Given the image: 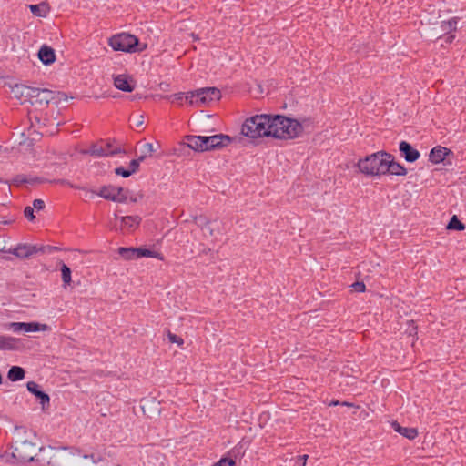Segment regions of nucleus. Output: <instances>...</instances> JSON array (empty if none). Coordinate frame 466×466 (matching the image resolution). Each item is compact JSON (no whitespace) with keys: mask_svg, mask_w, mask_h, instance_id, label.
<instances>
[{"mask_svg":"<svg viewBox=\"0 0 466 466\" xmlns=\"http://www.w3.org/2000/svg\"><path fill=\"white\" fill-rule=\"evenodd\" d=\"M187 147L198 152L219 150L228 147L234 138L228 135L217 134L213 136H193L186 137Z\"/></svg>","mask_w":466,"mask_h":466,"instance_id":"nucleus-1","label":"nucleus"},{"mask_svg":"<svg viewBox=\"0 0 466 466\" xmlns=\"http://www.w3.org/2000/svg\"><path fill=\"white\" fill-rule=\"evenodd\" d=\"M41 456L37 457V461L48 466H75V452L73 448L51 446L39 448Z\"/></svg>","mask_w":466,"mask_h":466,"instance_id":"nucleus-2","label":"nucleus"},{"mask_svg":"<svg viewBox=\"0 0 466 466\" xmlns=\"http://www.w3.org/2000/svg\"><path fill=\"white\" fill-rule=\"evenodd\" d=\"M274 115L261 114L246 119L241 127V134L250 138L272 137Z\"/></svg>","mask_w":466,"mask_h":466,"instance_id":"nucleus-3","label":"nucleus"},{"mask_svg":"<svg viewBox=\"0 0 466 466\" xmlns=\"http://www.w3.org/2000/svg\"><path fill=\"white\" fill-rule=\"evenodd\" d=\"M272 137L293 139L303 132V126L298 120L281 115H274Z\"/></svg>","mask_w":466,"mask_h":466,"instance_id":"nucleus-4","label":"nucleus"},{"mask_svg":"<svg viewBox=\"0 0 466 466\" xmlns=\"http://www.w3.org/2000/svg\"><path fill=\"white\" fill-rule=\"evenodd\" d=\"M390 157L391 154L383 150L378 151L360 159L357 167L366 176H382L385 172L387 160Z\"/></svg>","mask_w":466,"mask_h":466,"instance_id":"nucleus-5","label":"nucleus"},{"mask_svg":"<svg viewBox=\"0 0 466 466\" xmlns=\"http://www.w3.org/2000/svg\"><path fill=\"white\" fill-rule=\"evenodd\" d=\"M37 445L28 440H16L12 445V456L17 463H27L37 461V457L41 456Z\"/></svg>","mask_w":466,"mask_h":466,"instance_id":"nucleus-6","label":"nucleus"},{"mask_svg":"<svg viewBox=\"0 0 466 466\" xmlns=\"http://www.w3.org/2000/svg\"><path fill=\"white\" fill-rule=\"evenodd\" d=\"M109 46L116 51H122L126 53L142 52L147 48V45L139 46V40L137 36L130 34H118L113 35L109 39Z\"/></svg>","mask_w":466,"mask_h":466,"instance_id":"nucleus-7","label":"nucleus"},{"mask_svg":"<svg viewBox=\"0 0 466 466\" xmlns=\"http://www.w3.org/2000/svg\"><path fill=\"white\" fill-rule=\"evenodd\" d=\"M34 92L29 103L34 107L33 111H43L46 108L49 103L56 101H61V97L64 96L66 99V96L64 93H56L46 88L34 87Z\"/></svg>","mask_w":466,"mask_h":466,"instance_id":"nucleus-8","label":"nucleus"},{"mask_svg":"<svg viewBox=\"0 0 466 466\" xmlns=\"http://www.w3.org/2000/svg\"><path fill=\"white\" fill-rule=\"evenodd\" d=\"M221 97V92L217 87H204L195 91H190L187 97V102L190 105L205 106L214 101H218Z\"/></svg>","mask_w":466,"mask_h":466,"instance_id":"nucleus-9","label":"nucleus"},{"mask_svg":"<svg viewBox=\"0 0 466 466\" xmlns=\"http://www.w3.org/2000/svg\"><path fill=\"white\" fill-rule=\"evenodd\" d=\"M28 118L30 121L29 131L31 133H40L42 127L54 125L55 118L49 116L47 112L45 114L42 111H29Z\"/></svg>","mask_w":466,"mask_h":466,"instance_id":"nucleus-10","label":"nucleus"},{"mask_svg":"<svg viewBox=\"0 0 466 466\" xmlns=\"http://www.w3.org/2000/svg\"><path fill=\"white\" fill-rule=\"evenodd\" d=\"M449 156H453V152L451 149L445 147L436 146L430 151L429 161L435 165L440 163L451 165V162L447 160Z\"/></svg>","mask_w":466,"mask_h":466,"instance_id":"nucleus-11","label":"nucleus"},{"mask_svg":"<svg viewBox=\"0 0 466 466\" xmlns=\"http://www.w3.org/2000/svg\"><path fill=\"white\" fill-rule=\"evenodd\" d=\"M86 154L96 157H112L120 153H125V151L121 148L116 149H106L104 147V141L93 144L89 149L86 151Z\"/></svg>","mask_w":466,"mask_h":466,"instance_id":"nucleus-12","label":"nucleus"},{"mask_svg":"<svg viewBox=\"0 0 466 466\" xmlns=\"http://www.w3.org/2000/svg\"><path fill=\"white\" fill-rule=\"evenodd\" d=\"M8 253L19 258H28L37 254L36 245L21 243L13 248H9Z\"/></svg>","mask_w":466,"mask_h":466,"instance_id":"nucleus-13","label":"nucleus"},{"mask_svg":"<svg viewBox=\"0 0 466 466\" xmlns=\"http://www.w3.org/2000/svg\"><path fill=\"white\" fill-rule=\"evenodd\" d=\"M399 150L400 152L401 157L409 163H413L417 161L420 154V152L414 148L409 142L401 141L399 145Z\"/></svg>","mask_w":466,"mask_h":466,"instance_id":"nucleus-14","label":"nucleus"},{"mask_svg":"<svg viewBox=\"0 0 466 466\" xmlns=\"http://www.w3.org/2000/svg\"><path fill=\"white\" fill-rule=\"evenodd\" d=\"M34 92L35 91L33 86H25L23 84H16L12 87V94L15 98L20 100L21 104L29 102V99L31 98Z\"/></svg>","mask_w":466,"mask_h":466,"instance_id":"nucleus-15","label":"nucleus"},{"mask_svg":"<svg viewBox=\"0 0 466 466\" xmlns=\"http://www.w3.org/2000/svg\"><path fill=\"white\" fill-rule=\"evenodd\" d=\"M26 388L29 392L35 395L39 400L42 408L45 409L46 406H49L50 397L47 393L41 390V387L35 381H29L26 384Z\"/></svg>","mask_w":466,"mask_h":466,"instance_id":"nucleus-16","label":"nucleus"},{"mask_svg":"<svg viewBox=\"0 0 466 466\" xmlns=\"http://www.w3.org/2000/svg\"><path fill=\"white\" fill-rule=\"evenodd\" d=\"M384 175H394V176H406L407 168L399 162L395 161L394 157L387 160Z\"/></svg>","mask_w":466,"mask_h":466,"instance_id":"nucleus-17","label":"nucleus"},{"mask_svg":"<svg viewBox=\"0 0 466 466\" xmlns=\"http://www.w3.org/2000/svg\"><path fill=\"white\" fill-rule=\"evenodd\" d=\"M39 60L46 66H49L56 61V54L52 47L43 45L38 51Z\"/></svg>","mask_w":466,"mask_h":466,"instance_id":"nucleus-18","label":"nucleus"},{"mask_svg":"<svg viewBox=\"0 0 466 466\" xmlns=\"http://www.w3.org/2000/svg\"><path fill=\"white\" fill-rule=\"evenodd\" d=\"M115 86L124 92H132L135 89V84L129 81L125 75H117L114 78Z\"/></svg>","mask_w":466,"mask_h":466,"instance_id":"nucleus-19","label":"nucleus"},{"mask_svg":"<svg viewBox=\"0 0 466 466\" xmlns=\"http://www.w3.org/2000/svg\"><path fill=\"white\" fill-rule=\"evenodd\" d=\"M391 427L396 432L407 438L408 440L412 441L418 436V430L416 428L402 427L397 421H393L391 423Z\"/></svg>","mask_w":466,"mask_h":466,"instance_id":"nucleus-20","label":"nucleus"},{"mask_svg":"<svg viewBox=\"0 0 466 466\" xmlns=\"http://www.w3.org/2000/svg\"><path fill=\"white\" fill-rule=\"evenodd\" d=\"M29 9L35 16L46 17L49 14L50 8L46 2H41L37 5H29Z\"/></svg>","mask_w":466,"mask_h":466,"instance_id":"nucleus-21","label":"nucleus"},{"mask_svg":"<svg viewBox=\"0 0 466 466\" xmlns=\"http://www.w3.org/2000/svg\"><path fill=\"white\" fill-rule=\"evenodd\" d=\"M116 187L113 185L103 186L100 187L99 191L96 193L99 197L103 198L106 200H120L118 198L115 196Z\"/></svg>","mask_w":466,"mask_h":466,"instance_id":"nucleus-22","label":"nucleus"},{"mask_svg":"<svg viewBox=\"0 0 466 466\" xmlns=\"http://www.w3.org/2000/svg\"><path fill=\"white\" fill-rule=\"evenodd\" d=\"M459 21L460 17L455 16L449 20L441 21L440 27L445 34H453V32L457 31Z\"/></svg>","mask_w":466,"mask_h":466,"instance_id":"nucleus-23","label":"nucleus"},{"mask_svg":"<svg viewBox=\"0 0 466 466\" xmlns=\"http://www.w3.org/2000/svg\"><path fill=\"white\" fill-rule=\"evenodd\" d=\"M120 220L124 228L132 230L139 226L141 218L139 216H124Z\"/></svg>","mask_w":466,"mask_h":466,"instance_id":"nucleus-24","label":"nucleus"},{"mask_svg":"<svg viewBox=\"0 0 466 466\" xmlns=\"http://www.w3.org/2000/svg\"><path fill=\"white\" fill-rule=\"evenodd\" d=\"M50 328L46 324L38 322H23V332L46 331Z\"/></svg>","mask_w":466,"mask_h":466,"instance_id":"nucleus-25","label":"nucleus"},{"mask_svg":"<svg viewBox=\"0 0 466 466\" xmlns=\"http://www.w3.org/2000/svg\"><path fill=\"white\" fill-rule=\"evenodd\" d=\"M138 248H119L118 254L126 260L138 258Z\"/></svg>","mask_w":466,"mask_h":466,"instance_id":"nucleus-26","label":"nucleus"},{"mask_svg":"<svg viewBox=\"0 0 466 466\" xmlns=\"http://www.w3.org/2000/svg\"><path fill=\"white\" fill-rule=\"evenodd\" d=\"M25 370L19 366H12L7 373V378L11 381H18L25 378Z\"/></svg>","mask_w":466,"mask_h":466,"instance_id":"nucleus-27","label":"nucleus"},{"mask_svg":"<svg viewBox=\"0 0 466 466\" xmlns=\"http://www.w3.org/2000/svg\"><path fill=\"white\" fill-rule=\"evenodd\" d=\"M102 447L96 446V452H84L80 456L84 459H90L93 463H98L104 460V452Z\"/></svg>","mask_w":466,"mask_h":466,"instance_id":"nucleus-28","label":"nucleus"},{"mask_svg":"<svg viewBox=\"0 0 466 466\" xmlns=\"http://www.w3.org/2000/svg\"><path fill=\"white\" fill-rule=\"evenodd\" d=\"M17 339L13 337L0 335V350H10L16 347Z\"/></svg>","mask_w":466,"mask_h":466,"instance_id":"nucleus-29","label":"nucleus"},{"mask_svg":"<svg viewBox=\"0 0 466 466\" xmlns=\"http://www.w3.org/2000/svg\"><path fill=\"white\" fill-rule=\"evenodd\" d=\"M465 228V225L457 218L456 215L452 216L450 219L447 229L461 231Z\"/></svg>","mask_w":466,"mask_h":466,"instance_id":"nucleus-30","label":"nucleus"},{"mask_svg":"<svg viewBox=\"0 0 466 466\" xmlns=\"http://www.w3.org/2000/svg\"><path fill=\"white\" fill-rule=\"evenodd\" d=\"M128 193L129 191L127 189L121 187H116L115 196L121 200H113V202L126 203L128 199Z\"/></svg>","mask_w":466,"mask_h":466,"instance_id":"nucleus-31","label":"nucleus"},{"mask_svg":"<svg viewBox=\"0 0 466 466\" xmlns=\"http://www.w3.org/2000/svg\"><path fill=\"white\" fill-rule=\"evenodd\" d=\"M188 96H189V92H187V93L179 92V93H176V94L168 96L167 98L172 103H177L178 105H182L184 101H187V97Z\"/></svg>","mask_w":466,"mask_h":466,"instance_id":"nucleus-32","label":"nucleus"},{"mask_svg":"<svg viewBox=\"0 0 466 466\" xmlns=\"http://www.w3.org/2000/svg\"><path fill=\"white\" fill-rule=\"evenodd\" d=\"M61 277H62V280L64 282V284L66 285H68L71 283V269L70 268L66 265V264H62L61 266Z\"/></svg>","mask_w":466,"mask_h":466,"instance_id":"nucleus-33","label":"nucleus"},{"mask_svg":"<svg viewBox=\"0 0 466 466\" xmlns=\"http://www.w3.org/2000/svg\"><path fill=\"white\" fill-rule=\"evenodd\" d=\"M156 151H157V149L155 148V147L152 143H145L142 146V148H141L142 154L140 155V157H143L144 160H145L147 157L151 156Z\"/></svg>","mask_w":466,"mask_h":466,"instance_id":"nucleus-34","label":"nucleus"},{"mask_svg":"<svg viewBox=\"0 0 466 466\" xmlns=\"http://www.w3.org/2000/svg\"><path fill=\"white\" fill-rule=\"evenodd\" d=\"M167 339H168V341H169L170 343H175V344H177L180 349H183L184 339H183L181 337H179V336H177V335H176V334L172 333L170 330H168V331H167Z\"/></svg>","mask_w":466,"mask_h":466,"instance_id":"nucleus-35","label":"nucleus"},{"mask_svg":"<svg viewBox=\"0 0 466 466\" xmlns=\"http://www.w3.org/2000/svg\"><path fill=\"white\" fill-rule=\"evenodd\" d=\"M138 258H160V255L153 250L138 248Z\"/></svg>","mask_w":466,"mask_h":466,"instance_id":"nucleus-36","label":"nucleus"},{"mask_svg":"<svg viewBox=\"0 0 466 466\" xmlns=\"http://www.w3.org/2000/svg\"><path fill=\"white\" fill-rule=\"evenodd\" d=\"M36 249H37V254H39V253L40 254H45V253L51 254L54 251L58 250L59 248L57 247L50 246V245H36Z\"/></svg>","mask_w":466,"mask_h":466,"instance_id":"nucleus-37","label":"nucleus"},{"mask_svg":"<svg viewBox=\"0 0 466 466\" xmlns=\"http://www.w3.org/2000/svg\"><path fill=\"white\" fill-rule=\"evenodd\" d=\"M144 161L143 157H138L136 159H133L129 163V170L132 174L136 173L139 169L140 163Z\"/></svg>","mask_w":466,"mask_h":466,"instance_id":"nucleus-38","label":"nucleus"},{"mask_svg":"<svg viewBox=\"0 0 466 466\" xmlns=\"http://www.w3.org/2000/svg\"><path fill=\"white\" fill-rule=\"evenodd\" d=\"M7 328L15 333H21L23 332V322H10L7 324Z\"/></svg>","mask_w":466,"mask_h":466,"instance_id":"nucleus-39","label":"nucleus"},{"mask_svg":"<svg viewBox=\"0 0 466 466\" xmlns=\"http://www.w3.org/2000/svg\"><path fill=\"white\" fill-rule=\"evenodd\" d=\"M115 174L117 176H121L122 177L125 178L129 177L132 175L129 169H126L123 167H118L115 168Z\"/></svg>","mask_w":466,"mask_h":466,"instance_id":"nucleus-40","label":"nucleus"},{"mask_svg":"<svg viewBox=\"0 0 466 466\" xmlns=\"http://www.w3.org/2000/svg\"><path fill=\"white\" fill-rule=\"evenodd\" d=\"M24 215L30 221L34 220L35 218L34 215V208L30 206L25 207L24 209Z\"/></svg>","mask_w":466,"mask_h":466,"instance_id":"nucleus-41","label":"nucleus"},{"mask_svg":"<svg viewBox=\"0 0 466 466\" xmlns=\"http://www.w3.org/2000/svg\"><path fill=\"white\" fill-rule=\"evenodd\" d=\"M351 287L357 292H364L366 289V286L362 281H356L351 285Z\"/></svg>","mask_w":466,"mask_h":466,"instance_id":"nucleus-42","label":"nucleus"},{"mask_svg":"<svg viewBox=\"0 0 466 466\" xmlns=\"http://www.w3.org/2000/svg\"><path fill=\"white\" fill-rule=\"evenodd\" d=\"M73 450H74L75 454L81 455L84 452H96V447H89L88 449L87 448H83V449H73Z\"/></svg>","mask_w":466,"mask_h":466,"instance_id":"nucleus-43","label":"nucleus"},{"mask_svg":"<svg viewBox=\"0 0 466 466\" xmlns=\"http://www.w3.org/2000/svg\"><path fill=\"white\" fill-rule=\"evenodd\" d=\"M32 208H34V209L35 208L36 210H41L45 208V202L42 199H35L33 201Z\"/></svg>","mask_w":466,"mask_h":466,"instance_id":"nucleus-44","label":"nucleus"},{"mask_svg":"<svg viewBox=\"0 0 466 466\" xmlns=\"http://www.w3.org/2000/svg\"><path fill=\"white\" fill-rule=\"evenodd\" d=\"M440 38L443 39L446 44H451L455 39L454 34H444L443 36H441Z\"/></svg>","mask_w":466,"mask_h":466,"instance_id":"nucleus-45","label":"nucleus"},{"mask_svg":"<svg viewBox=\"0 0 466 466\" xmlns=\"http://www.w3.org/2000/svg\"><path fill=\"white\" fill-rule=\"evenodd\" d=\"M15 181L17 183V184H26V183H29V179L24 176V175H18L15 178Z\"/></svg>","mask_w":466,"mask_h":466,"instance_id":"nucleus-46","label":"nucleus"},{"mask_svg":"<svg viewBox=\"0 0 466 466\" xmlns=\"http://www.w3.org/2000/svg\"><path fill=\"white\" fill-rule=\"evenodd\" d=\"M308 458H309V455H307V454L298 456L296 459V463L302 462V466H306V461H307Z\"/></svg>","mask_w":466,"mask_h":466,"instance_id":"nucleus-47","label":"nucleus"},{"mask_svg":"<svg viewBox=\"0 0 466 466\" xmlns=\"http://www.w3.org/2000/svg\"><path fill=\"white\" fill-rule=\"evenodd\" d=\"M143 198V195L142 194H137L136 196H131V197H128L129 200L131 202H137L139 199H141Z\"/></svg>","mask_w":466,"mask_h":466,"instance_id":"nucleus-48","label":"nucleus"},{"mask_svg":"<svg viewBox=\"0 0 466 466\" xmlns=\"http://www.w3.org/2000/svg\"><path fill=\"white\" fill-rule=\"evenodd\" d=\"M104 147L106 149H116V148H120L119 147H113V144L111 142H106V143H104Z\"/></svg>","mask_w":466,"mask_h":466,"instance_id":"nucleus-49","label":"nucleus"},{"mask_svg":"<svg viewBox=\"0 0 466 466\" xmlns=\"http://www.w3.org/2000/svg\"><path fill=\"white\" fill-rule=\"evenodd\" d=\"M341 401L337 400H332L330 402L328 403L329 406H338L340 405Z\"/></svg>","mask_w":466,"mask_h":466,"instance_id":"nucleus-50","label":"nucleus"},{"mask_svg":"<svg viewBox=\"0 0 466 466\" xmlns=\"http://www.w3.org/2000/svg\"><path fill=\"white\" fill-rule=\"evenodd\" d=\"M143 123H144V116L141 115V116H139V119H138V120H137V122L136 123V126H137V127H140V126H142V125H143Z\"/></svg>","mask_w":466,"mask_h":466,"instance_id":"nucleus-51","label":"nucleus"},{"mask_svg":"<svg viewBox=\"0 0 466 466\" xmlns=\"http://www.w3.org/2000/svg\"><path fill=\"white\" fill-rule=\"evenodd\" d=\"M341 406H346V407H354V404L351 403V402H348V401H341L340 403Z\"/></svg>","mask_w":466,"mask_h":466,"instance_id":"nucleus-52","label":"nucleus"},{"mask_svg":"<svg viewBox=\"0 0 466 466\" xmlns=\"http://www.w3.org/2000/svg\"><path fill=\"white\" fill-rule=\"evenodd\" d=\"M29 179V183L28 184H34L35 182H37L39 179L37 177H35V178H28Z\"/></svg>","mask_w":466,"mask_h":466,"instance_id":"nucleus-53","label":"nucleus"},{"mask_svg":"<svg viewBox=\"0 0 466 466\" xmlns=\"http://www.w3.org/2000/svg\"><path fill=\"white\" fill-rule=\"evenodd\" d=\"M59 182H60L61 184L68 185V186H70L71 187H73V186H72V185L69 183V181H67V180H64V179H63V180H60Z\"/></svg>","mask_w":466,"mask_h":466,"instance_id":"nucleus-54","label":"nucleus"},{"mask_svg":"<svg viewBox=\"0 0 466 466\" xmlns=\"http://www.w3.org/2000/svg\"><path fill=\"white\" fill-rule=\"evenodd\" d=\"M295 464H296V466H302V462H298V463L295 462Z\"/></svg>","mask_w":466,"mask_h":466,"instance_id":"nucleus-55","label":"nucleus"},{"mask_svg":"<svg viewBox=\"0 0 466 466\" xmlns=\"http://www.w3.org/2000/svg\"><path fill=\"white\" fill-rule=\"evenodd\" d=\"M232 453H235V449H234V450H232V451L229 452V454H232Z\"/></svg>","mask_w":466,"mask_h":466,"instance_id":"nucleus-56","label":"nucleus"}]
</instances>
